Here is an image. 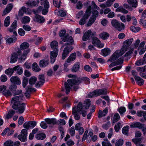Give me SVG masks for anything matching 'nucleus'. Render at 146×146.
<instances>
[{
  "label": "nucleus",
  "instance_id": "1",
  "mask_svg": "<svg viewBox=\"0 0 146 146\" xmlns=\"http://www.w3.org/2000/svg\"><path fill=\"white\" fill-rule=\"evenodd\" d=\"M23 97L20 95L15 96L12 98L11 101L12 108L19 114L22 113L25 110V103L22 102Z\"/></svg>",
  "mask_w": 146,
  "mask_h": 146
},
{
  "label": "nucleus",
  "instance_id": "2",
  "mask_svg": "<svg viewBox=\"0 0 146 146\" xmlns=\"http://www.w3.org/2000/svg\"><path fill=\"white\" fill-rule=\"evenodd\" d=\"M79 83L74 79H69L67 80V82L64 83V86L67 94H69L70 90V86H74L73 89L74 91H76L78 88V86L76 84Z\"/></svg>",
  "mask_w": 146,
  "mask_h": 146
},
{
  "label": "nucleus",
  "instance_id": "3",
  "mask_svg": "<svg viewBox=\"0 0 146 146\" xmlns=\"http://www.w3.org/2000/svg\"><path fill=\"white\" fill-rule=\"evenodd\" d=\"M133 40V39L131 38L128 39L124 41L122 47L121 49L119 50L121 51L122 53L124 54L127 50Z\"/></svg>",
  "mask_w": 146,
  "mask_h": 146
},
{
  "label": "nucleus",
  "instance_id": "4",
  "mask_svg": "<svg viewBox=\"0 0 146 146\" xmlns=\"http://www.w3.org/2000/svg\"><path fill=\"white\" fill-rule=\"evenodd\" d=\"M91 6H90L87 8L83 18L80 19L79 22V23L80 25H83L85 24L86 19H87L91 15Z\"/></svg>",
  "mask_w": 146,
  "mask_h": 146
},
{
  "label": "nucleus",
  "instance_id": "5",
  "mask_svg": "<svg viewBox=\"0 0 146 146\" xmlns=\"http://www.w3.org/2000/svg\"><path fill=\"white\" fill-rule=\"evenodd\" d=\"M93 9L92 12V24L95 21L96 18L98 16V12L96 10H99L100 8L98 7L95 3L92 2V9Z\"/></svg>",
  "mask_w": 146,
  "mask_h": 146
},
{
  "label": "nucleus",
  "instance_id": "6",
  "mask_svg": "<svg viewBox=\"0 0 146 146\" xmlns=\"http://www.w3.org/2000/svg\"><path fill=\"white\" fill-rule=\"evenodd\" d=\"M111 23L113 27L116 28L119 31H121L124 29L125 26L124 24L122 23H119L116 19H113L112 20Z\"/></svg>",
  "mask_w": 146,
  "mask_h": 146
},
{
  "label": "nucleus",
  "instance_id": "7",
  "mask_svg": "<svg viewBox=\"0 0 146 146\" xmlns=\"http://www.w3.org/2000/svg\"><path fill=\"white\" fill-rule=\"evenodd\" d=\"M76 111L78 112H80V114H82L83 117H85L86 114V109L84 105H83L82 103L79 102L76 107Z\"/></svg>",
  "mask_w": 146,
  "mask_h": 146
},
{
  "label": "nucleus",
  "instance_id": "8",
  "mask_svg": "<svg viewBox=\"0 0 146 146\" xmlns=\"http://www.w3.org/2000/svg\"><path fill=\"white\" fill-rule=\"evenodd\" d=\"M62 40L64 42H67L68 43H65V45H72L73 44L74 40L71 36H70L68 33L66 34L65 36L63 37L62 38Z\"/></svg>",
  "mask_w": 146,
  "mask_h": 146
},
{
  "label": "nucleus",
  "instance_id": "9",
  "mask_svg": "<svg viewBox=\"0 0 146 146\" xmlns=\"http://www.w3.org/2000/svg\"><path fill=\"white\" fill-rule=\"evenodd\" d=\"M123 54L121 52L120 50H116L109 59L108 61L111 62H115V61L117 59L119 56H122Z\"/></svg>",
  "mask_w": 146,
  "mask_h": 146
},
{
  "label": "nucleus",
  "instance_id": "10",
  "mask_svg": "<svg viewBox=\"0 0 146 146\" xmlns=\"http://www.w3.org/2000/svg\"><path fill=\"white\" fill-rule=\"evenodd\" d=\"M21 53V50L18 49V50L15 52L13 53L11 57L10 63H13L16 62L17 60L18 56Z\"/></svg>",
  "mask_w": 146,
  "mask_h": 146
},
{
  "label": "nucleus",
  "instance_id": "11",
  "mask_svg": "<svg viewBox=\"0 0 146 146\" xmlns=\"http://www.w3.org/2000/svg\"><path fill=\"white\" fill-rule=\"evenodd\" d=\"M92 44L100 48H102L104 46V44L101 43L99 39L96 37H92Z\"/></svg>",
  "mask_w": 146,
  "mask_h": 146
},
{
  "label": "nucleus",
  "instance_id": "12",
  "mask_svg": "<svg viewBox=\"0 0 146 146\" xmlns=\"http://www.w3.org/2000/svg\"><path fill=\"white\" fill-rule=\"evenodd\" d=\"M27 135V131L26 129H23L21 132V134L18 136V139L21 141L25 142L26 141Z\"/></svg>",
  "mask_w": 146,
  "mask_h": 146
},
{
  "label": "nucleus",
  "instance_id": "13",
  "mask_svg": "<svg viewBox=\"0 0 146 146\" xmlns=\"http://www.w3.org/2000/svg\"><path fill=\"white\" fill-rule=\"evenodd\" d=\"M72 49V47L69 45L67 46L64 48L62 53V59L63 60L65 59L68 56L69 52Z\"/></svg>",
  "mask_w": 146,
  "mask_h": 146
},
{
  "label": "nucleus",
  "instance_id": "14",
  "mask_svg": "<svg viewBox=\"0 0 146 146\" xmlns=\"http://www.w3.org/2000/svg\"><path fill=\"white\" fill-rule=\"evenodd\" d=\"M58 49L57 48H55L53 51L50 52V62L52 63H53L55 62L58 54Z\"/></svg>",
  "mask_w": 146,
  "mask_h": 146
},
{
  "label": "nucleus",
  "instance_id": "15",
  "mask_svg": "<svg viewBox=\"0 0 146 146\" xmlns=\"http://www.w3.org/2000/svg\"><path fill=\"white\" fill-rule=\"evenodd\" d=\"M38 81L35 84L36 87H40L41 86L43 85L45 82V79L44 75L41 74L38 76Z\"/></svg>",
  "mask_w": 146,
  "mask_h": 146
},
{
  "label": "nucleus",
  "instance_id": "16",
  "mask_svg": "<svg viewBox=\"0 0 146 146\" xmlns=\"http://www.w3.org/2000/svg\"><path fill=\"white\" fill-rule=\"evenodd\" d=\"M88 132V131L87 130L85 131L83 137L82 141H84L86 139L88 143H90L91 140V132H90L87 135Z\"/></svg>",
  "mask_w": 146,
  "mask_h": 146
},
{
  "label": "nucleus",
  "instance_id": "17",
  "mask_svg": "<svg viewBox=\"0 0 146 146\" xmlns=\"http://www.w3.org/2000/svg\"><path fill=\"white\" fill-rule=\"evenodd\" d=\"M10 81L12 83L15 84L20 85L21 84V81L20 78L17 76H12L10 79Z\"/></svg>",
  "mask_w": 146,
  "mask_h": 146
},
{
  "label": "nucleus",
  "instance_id": "18",
  "mask_svg": "<svg viewBox=\"0 0 146 146\" xmlns=\"http://www.w3.org/2000/svg\"><path fill=\"white\" fill-rule=\"evenodd\" d=\"M44 8L42 10V14L44 15H45L48 12V9L49 7V4L47 0H45L44 4Z\"/></svg>",
  "mask_w": 146,
  "mask_h": 146
},
{
  "label": "nucleus",
  "instance_id": "19",
  "mask_svg": "<svg viewBox=\"0 0 146 146\" xmlns=\"http://www.w3.org/2000/svg\"><path fill=\"white\" fill-rule=\"evenodd\" d=\"M108 112L107 108H106L103 111L100 110L98 113V117L101 118L105 116Z\"/></svg>",
  "mask_w": 146,
  "mask_h": 146
},
{
  "label": "nucleus",
  "instance_id": "20",
  "mask_svg": "<svg viewBox=\"0 0 146 146\" xmlns=\"http://www.w3.org/2000/svg\"><path fill=\"white\" fill-rule=\"evenodd\" d=\"M34 21L40 23H42L44 21V18L42 17L37 14L35 15Z\"/></svg>",
  "mask_w": 146,
  "mask_h": 146
},
{
  "label": "nucleus",
  "instance_id": "21",
  "mask_svg": "<svg viewBox=\"0 0 146 146\" xmlns=\"http://www.w3.org/2000/svg\"><path fill=\"white\" fill-rule=\"evenodd\" d=\"M76 106L72 108V114L74 115V118L76 120H79L80 119V115L78 114V112L76 111Z\"/></svg>",
  "mask_w": 146,
  "mask_h": 146
},
{
  "label": "nucleus",
  "instance_id": "22",
  "mask_svg": "<svg viewBox=\"0 0 146 146\" xmlns=\"http://www.w3.org/2000/svg\"><path fill=\"white\" fill-rule=\"evenodd\" d=\"M143 124L139 122L133 123L131 124L130 127L131 128L137 127L139 129H141L143 127Z\"/></svg>",
  "mask_w": 146,
  "mask_h": 146
},
{
  "label": "nucleus",
  "instance_id": "23",
  "mask_svg": "<svg viewBox=\"0 0 146 146\" xmlns=\"http://www.w3.org/2000/svg\"><path fill=\"white\" fill-rule=\"evenodd\" d=\"M13 7L12 4H9L7 5L6 9L4 10L3 12V15H5L10 12Z\"/></svg>",
  "mask_w": 146,
  "mask_h": 146
},
{
  "label": "nucleus",
  "instance_id": "24",
  "mask_svg": "<svg viewBox=\"0 0 146 146\" xmlns=\"http://www.w3.org/2000/svg\"><path fill=\"white\" fill-rule=\"evenodd\" d=\"M45 121L49 125H54L57 123L56 119L55 118H46L45 119Z\"/></svg>",
  "mask_w": 146,
  "mask_h": 146
},
{
  "label": "nucleus",
  "instance_id": "25",
  "mask_svg": "<svg viewBox=\"0 0 146 146\" xmlns=\"http://www.w3.org/2000/svg\"><path fill=\"white\" fill-rule=\"evenodd\" d=\"M76 53L75 52L71 54L67 59V62L70 63L74 61L76 58Z\"/></svg>",
  "mask_w": 146,
  "mask_h": 146
},
{
  "label": "nucleus",
  "instance_id": "26",
  "mask_svg": "<svg viewBox=\"0 0 146 146\" xmlns=\"http://www.w3.org/2000/svg\"><path fill=\"white\" fill-rule=\"evenodd\" d=\"M80 68V64L79 62L75 63L72 68L71 71L72 72H76L79 70Z\"/></svg>",
  "mask_w": 146,
  "mask_h": 146
},
{
  "label": "nucleus",
  "instance_id": "27",
  "mask_svg": "<svg viewBox=\"0 0 146 146\" xmlns=\"http://www.w3.org/2000/svg\"><path fill=\"white\" fill-rule=\"evenodd\" d=\"M91 34V30H88L84 34L82 37V40L84 41L87 40L89 38Z\"/></svg>",
  "mask_w": 146,
  "mask_h": 146
},
{
  "label": "nucleus",
  "instance_id": "28",
  "mask_svg": "<svg viewBox=\"0 0 146 146\" xmlns=\"http://www.w3.org/2000/svg\"><path fill=\"white\" fill-rule=\"evenodd\" d=\"M17 27V22L16 20L14 21L11 27L9 29V31L11 32H13Z\"/></svg>",
  "mask_w": 146,
  "mask_h": 146
},
{
  "label": "nucleus",
  "instance_id": "29",
  "mask_svg": "<svg viewBox=\"0 0 146 146\" xmlns=\"http://www.w3.org/2000/svg\"><path fill=\"white\" fill-rule=\"evenodd\" d=\"M102 55L104 56H106L110 54L111 52L110 49L109 48H105L101 50Z\"/></svg>",
  "mask_w": 146,
  "mask_h": 146
},
{
  "label": "nucleus",
  "instance_id": "30",
  "mask_svg": "<svg viewBox=\"0 0 146 146\" xmlns=\"http://www.w3.org/2000/svg\"><path fill=\"white\" fill-rule=\"evenodd\" d=\"M145 58H146V53L143 57V59H141L137 60L136 63V65L137 66H140L146 63V62L145 61Z\"/></svg>",
  "mask_w": 146,
  "mask_h": 146
},
{
  "label": "nucleus",
  "instance_id": "31",
  "mask_svg": "<svg viewBox=\"0 0 146 146\" xmlns=\"http://www.w3.org/2000/svg\"><path fill=\"white\" fill-rule=\"evenodd\" d=\"M48 64V61L45 60H41L39 62L40 66L42 67L46 66Z\"/></svg>",
  "mask_w": 146,
  "mask_h": 146
},
{
  "label": "nucleus",
  "instance_id": "32",
  "mask_svg": "<svg viewBox=\"0 0 146 146\" xmlns=\"http://www.w3.org/2000/svg\"><path fill=\"white\" fill-rule=\"evenodd\" d=\"M135 78L136 81L137 82V84L141 86L144 83V81L140 77L137 76H135Z\"/></svg>",
  "mask_w": 146,
  "mask_h": 146
},
{
  "label": "nucleus",
  "instance_id": "33",
  "mask_svg": "<svg viewBox=\"0 0 146 146\" xmlns=\"http://www.w3.org/2000/svg\"><path fill=\"white\" fill-rule=\"evenodd\" d=\"M99 36L103 40H105L109 37V34L106 32H103L100 34Z\"/></svg>",
  "mask_w": 146,
  "mask_h": 146
},
{
  "label": "nucleus",
  "instance_id": "34",
  "mask_svg": "<svg viewBox=\"0 0 146 146\" xmlns=\"http://www.w3.org/2000/svg\"><path fill=\"white\" fill-rule=\"evenodd\" d=\"M17 40L16 37L13 36L12 37H10L6 40V42L8 44H11L15 42Z\"/></svg>",
  "mask_w": 146,
  "mask_h": 146
},
{
  "label": "nucleus",
  "instance_id": "35",
  "mask_svg": "<svg viewBox=\"0 0 146 146\" xmlns=\"http://www.w3.org/2000/svg\"><path fill=\"white\" fill-rule=\"evenodd\" d=\"M15 113V111L12 110H11L9 111L8 113L5 115V118L7 119L11 118Z\"/></svg>",
  "mask_w": 146,
  "mask_h": 146
},
{
  "label": "nucleus",
  "instance_id": "36",
  "mask_svg": "<svg viewBox=\"0 0 146 146\" xmlns=\"http://www.w3.org/2000/svg\"><path fill=\"white\" fill-rule=\"evenodd\" d=\"M46 137V135L43 133L37 134L36 136V138L38 140H43Z\"/></svg>",
  "mask_w": 146,
  "mask_h": 146
},
{
  "label": "nucleus",
  "instance_id": "37",
  "mask_svg": "<svg viewBox=\"0 0 146 146\" xmlns=\"http://www.w3.org/2000/svg\"><path fill=\"white\" fill-rule=\"evenodd\" d=\"M37 80V78L35 76H32L31 77L29 80V83L31 85L35 84Z\"/></svg>",
  "mask_w": 146,
  "mask_h": 146
},
{
  "label": "nucleus",
  "instance_id": "38",
  "mask_svg": "<svg viewBox=\"0 0 146 146\" xmlns=\"http://www.w3.org/2000/svg\"><path fill=\"white\" fill-rule=\"evenodd\" d=\"M26 4L28 5V6L31 7H34L38 6L37 3L35 1H27L26 3Z\"/></svg>",
  "mask_w": 146,
  "mask_h": 146
},
{
  "label": "nucleus",
  "instance_id": "39",
  "mask_svg": "<svg viewBox=\"0 0 146 146\" xmlns=\"http://www.w3.org/2000/svg\"><path fill=\"white\" fill-rule=\"evenodd\" d=\"M26 13V8L24 6L22 7L19 11L18 15L19 16H23L24 13Z\"/></svg>",
  "mask_w": 146,
  "mask_h": 146
},
{
  "label": "nucleus",
  "instance_id": "40",
  "mask_svg": "<svg viewBox=\"0 0 146 146\" xmlns=\"http://www.w3.org/2000/svg\"><path fill=\"white\" fill-rule=\"evenodd\" d=\"M128 3L132 5L133 7L136 8L137 5V1L136 0H127Z\"/></svg>",
  "mask_w": 146,
  "mask_h": 146
},
{
  "label": "nucleus",
  "instance_id": "41",
  "mask_svg": "<svg viewBox=\"0 0 146 146\" xmlns=\"http://www.w3.org/2000/svg\"><path fill=\"white\" fill-rule=\"evenodd\" d=\"M98 91V96L101 95H106L108 92L107 90L104 88L102 89L99 90Z\"/></svg>",
  "mask_w": 146,
  "mask_h": 146
},
{
  "label": "nucleus",
  "instance_id": "42",
  "mask_svg": "<svg viewBox=\"0 0 146 146\" xmlns=\"http://www.w3.org/2000/svg\"><path fill=\"white\" fill-rule=\"evenodd\" d=\"M29 44L27 42H24L20 45V48L21 50H24L27 48L29 46Z\"/></svg>",
  "mask_w": 146,
  "mask_h": 146
},
{
  "label": "nucleus",
  "instance_id": "43",
  "mask_svg": "<svg viewBox=\"0 0 146 146\" xmlns=\"http://www.w3.org/2000/svg\"><path fill=\"white\" fill-rule=\"evenodd\" d=\"M116 12H121L124 14H126L128 13V11L125 10L123 7H120L117 8L115 10Z\"/></svg>",
  "mask_w": 146,
  "mask_h": 146
},
{
  "label": "nucleus",
  "instance_id": "44",
  "mask_svg": "<svg viewBox=\"0 0 146 146\" xmlns=\"http://www.w3.org/2000/svg\"><path fill=\"white\" fill-rule=\"evenodd\" d=\"M30 20V18L28 16H25L21 19V21L22 23L25 24L29 22Z\"/></svg>",
  "mask_w": 146,
  "mask_h": 146
},
{
  "label": "nucleus",
  "instance_id": "45",
  "mask_svg": "<svg viewBox=\"0 0 146 146\" xmlns=\"http://www.w3.org/2000/svg\"><path fill=\"white\" fill-rule=\"evenodd\" d=\"M91 100L90 99H88L85 100L84 104L86 110L89 108Z\"/></svg>",
  "mask_w": 146,
  "mask_h": 146
},
{
  "label": "nucleus",
  "instance_id": "46",
  "mask_svg": "<svg viewBox=\"0 0 146 146\" xmlns=\"http://www.w3.org/2000/svg\"><path fill=\"white\" fill-rule=\"evenodd\" d=\"M29 52V49H27L24 50L23 55L19 59H20L22 60H25L26 58V56Z\"/></svg>",
  "mask_w": 146,
  "mask_h": 146
},
{
  "label": "nucleus",
  "instance_id": "47",
  "mask_svg": "<svg viewBox=\"0 0 146 146\" xmlns=\"http://www.w3.org/2000/svg\"><path fill=\"white\" fill-rule=\"evenodd\" d=\"M32 68L33 70L36 72H39L41 70L36 63H34L33 64Z\"/></svg>",
  "mask_w": 146,
  "mask_h": 146
},
{
  "label": "nucleus",
  "instance_id": "48",
  "mask_svg": "<svg viewBox=\"0 0 146 146\" xmlns=\"http://www.w3.org/2000/svg\"><path fill=\"white\" fill-rule=\"evenodd\" d=\"M58 15L62 17H64L66 15V11L63 9H60L58 11Z\"/></svg>",
  "mask_w": 146,
  "mask_h": 146
},
{
  "label": "nucleus",
  "instance_id": "49",
  "mask_svg": "<svg viewBox=\"0 0 146 146\" xmlns=\"http://www.w3.org/2000/svg\"><path fill=\"white\" fill-rule=\"evenodd\" d=\"M120 118V116L118 113H115L113 116V123H115L117 122L119 120Z\"/></svg>",
  "mask_w": 146,
  "mask_h": 146
},
{
  "label": "nucleus",
  "instance_id": "50",
  "mask_svg": "<svg viewBox=\"0 0 146 146\" xmlns=\"http://www.w3.org/2000/svg\"><path fill=\"white\" fill-rule=\"evenodd\" d=\"M13 73V70L12 68H9L5 71V73L8 75L11 76Z\"/></svg>",
  "mask_w": 146,
  "mask_h": 146
},
{
  "label": "nucleus",
  "instance_id": "51",
  "mask_svg": "<svg viewBox=\"0 0 146 146\" xmlns=\"http://www.w3.org/2000/svg\"><path fill=\"white\" fill-rule=\"evenodd\" d=\"M10 23V17L7 16L5 19L4 21V26L5 27H7L9 26Z\"/></svg>",
  "mask_w": 146,
  "mask_h": 146
},
{
  "label": "nucleus",
  "instance_id": "52",
  "mask_svg": "<svg viewBox=\"0 0 146 146\" xmlns=\"http://www.w3.org/2000/svg\"><path fill=\"white\" fill-rule=\"evenodd\" d=\"M128 130H129V127H124L122 129V132L123 133L127 136H128Z\"/></svg>",
  "mask_w": 146,
  "mask_h": 146
},
{
  "label": "nucleus",
  "instance_id": "53",
  "mask_svg": "<svg viewBox=\"0 0 146 146\" xmlns=\"http://www.w3.org/2000/svg\"><path fill=\"white\" fill-rule=\"evenodd\" d=\"M58 42L57 41L54 40L51 42L50 45L51 47L52 48H53L55 50V48H57V47L58 46Z\"/></svg>",
  "mask_w": 146,
  "mask_h": 146
},
{
  "label": "nucleus",
  "instance_id": "54",
  "mask_svg": "<svg viewBox=\"0 0 146 146\" xmlns=\"http://www.w3.org/2000/svg\"><path fill=\"white\" fill-rule=\"evenodd\" d=\"M121 127V123L119 122L117 123L115 126L114 129L115 131L117 132L119 131Z\"/></svg>",
  "mask_w": 146,
  "mask_h": 146
},
{
  "label": "nucleus",
  "instance_id": "55",
  "mask_svg": "<svg viewBox=\"0 0 146 146\" xmlns=\"http://www.w3.org/2000/svg\"><path fill=\"white\" fill-rule=\"evenodd\" d=\"M123 141L122 139H119L115 143V146H121L123 144Z\"/></svg>",
  "mask_w": 146,
  "mask_h": 146
},
{
  "label": "nucleus",
  "instance_id": "56",
  "mask_svg": "<svg viewBox=\"0 0 146 146\" xmlns=\"http://www.w3.org/2000/svg\"><path fill=\"white\" fill-rule=\"evenodd\" d=\"M4 146H14L13 142L11 140L7 141L4 143Z\"/></svg>",
  "mask_w": 146,
  "mask_h": 146
},
{
  "label": "nucleus",
  "instance_id": "57",
  "mask_svg": "<svg viewBox=\"0 0 146 146\" xmlns=\"http://www.w3.org/2000/svg\"><path fill=\"white\" fill-rule=\"evenodd\" d=\"M110 121L107 122L106 124H104L102 125L103 128L106 130L108 129L110 126Z\"/></svg>",
  "mask_w": 146,
  "mask_h": 146
},
{
  "label": "nucleus",
  "instance_id": "58",
  "mask_svg": "<svg viewBox=\"0 0 146 146\" xmlns=\"http://www.w3.org/2000/svg\"><path fill=\"white\" fill-rule=\"evenodd\" d=\"M130 29L134 32H137L140 31V28L139 27L132 26L130 27Z\"/></svg>",
  "mask_w": 146,
  "mask_h": 146
},
{
  "label": "nucleus",
  "instance_id": "59",
  "mask_svg": "<svg viewBox=\"0 0 146 146\" xmlns=\"http://www.w3.org/2000/svg\"><path fill=\"white\" fill-rule=\"evenodd\" d=\"M102 144V146H112L108 139H106V141H103Z\"/></svg>",
  "mask_w": 146,
  "mask_h": 146
},
{
  "label": "nucleus",
  "instance_id": "60",
  "mask_svg": "<svg viewBox=\"0 0 146 146\" xmlns=\"http://www.w3.org/2000/svg\"><path fill=\"white\" fill-rule=\"evenodd\" d=\"M42 7L41 6L39 7L38 9L36 10L33 9L32 10L33 13L35 14H36L37 13H39L40 12H41L42 11Z\"/></svg>",
  "mask_w": 146,
  "mask_h": 146
},
{
  "label": "nucleus",
  "instance_id": "61",
  "mask_svg": "<svg viewBox=\"0 0 146 146\" xmlns=\"http://www.w3.org/2000/svg\"><path fill=\"white\" fill-rule=\"evenodd\" d=\"M67 62V61H66L64 64V70L66 72H68L69 70V68H68V66L69 65V64Z\"/></svg>",
  "mask_w": 146,
  "mask_h": 146
},
{
  "label": "nucleus",
  "instance_id": "62",
  "mask_svg": "<svg viewBox=\"0 0 146 146\" xmlns=\"http://www.w3.org/2000/svg\"><path fill=\"white\" fill-rule=\"evenodd\" d=\"M141 138L134 139H132V141L136 145H137L141 143Z\"/></svg>",
  "mask_w": 146,
  "mask_h": 146
},
{
  "label": "nucleus",
  "instance_id": "63",
  "mask_svg": "<svg viewBox=\"0 0 146 146\" xmlns=\"http://www.w3.org/2000/svg\"><path fill=\"white\" fill-rule=\"evenodd\" d=\"M69 134L71 136H74L75 134V131L74 128L72 127L69 130Z\"/></svg>",
  "mask_w": 146,
  "mask_h": 146
},
{
  "label": "nucleus",
  "instance_id": "64",
  "mask_svg": "<svg viewBox=\"0 0 146 146\" xmlns=\"http://www.w3.org/2000/svg\"><path fill=\"white\" fill-rule=\"evenodd\" d=\"M3 94L5 96L7 97L11 95V93L9 90H5L3 93Z\"/></svg>",
  "mask_w": 146,
  "mask_h": 146
}]
</instances>
